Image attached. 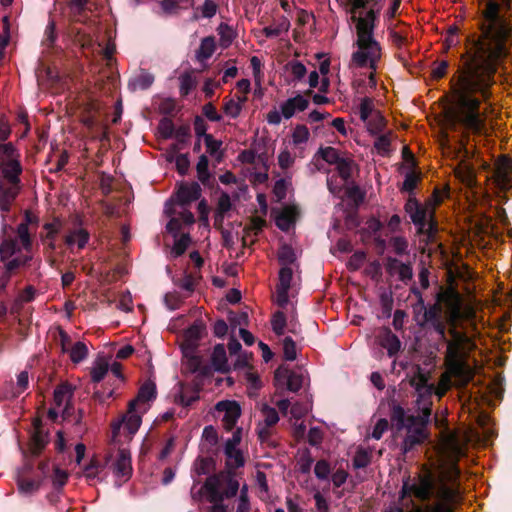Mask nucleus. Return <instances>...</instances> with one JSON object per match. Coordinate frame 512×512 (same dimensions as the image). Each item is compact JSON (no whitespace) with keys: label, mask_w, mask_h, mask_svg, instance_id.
Listing matches in <instances>:
<instances>
[{"label":"nucleus","mask_w":512,"mask_h":512,"mask_svg":"<svg viewBox=\"0 0 512 512\" xmlns=\"http://www.w3.org/2000/svg\"><path fill=\"white\" fill-rule=\"evenodd\" d=\"M512 0H489L483 10L480 34L468 39L462 66H503L510 51L507 41L511 27L499 15L501 8H510Z\"/></svg>","instance_id":"obj_3"},{"label":"nucleus","mask_w":512,"mask_h":512,"mask_svg":"<svg viewBox=\"0 0 512 512\" xmlns=\"http://www.w3.org/2000/svg\"><path fill=\"white\" fill-rule=\"evenodd\" d=\"M201 195V188L197 183L180 185L176 198L181 205L189 204L197 200Z\"/></svg>","instance_id":"obj_24"},{"label":"nucleus","mask_w":512,"mask_h":512,"mask_svg":"<svg viewBox=\"0 0 512 512\" xmlns=\"http://www.w3.org/2000/svg\"><path fill=\"white\" fill-rule=\"evenodd\" d=\"M204 142H205V145H206L207 152L211 156H216L217 153L220 150L222 142L219 141V140L214 139L212 135H205Z\"/></svg>","instance_id":"obj_58"},{"label":"nucleus","mask_w":512,"mask_h":512,"mask_svg":"<svg viewBox=\"0 0 512 512\" xmlns=\"http://www.w3.org/2000/svg\"><path fill=\"white\" fill-rule=\"evenodd\" d=\"M22 167L11 143L0 144V210L8 212L18 196Z\"/></svg>","instance_id":"obj_5"},{"label":"nucleus","mask_w":512,"mask_h":512,"mask_svg":"<svg viewBox=\"0 0 512 512\" xmlns=\"http://www.w3.org/2000/svg\"><path fill=\"white\" fill-rule=\"evenodd\" d=\"M215 409L223 413V426L226 430H232L241 415L240 405L236 401H220L216 404Z\"/></svg>","instance_id":"obj_16"},{"label":"nucleus","mask_w":512,"mask_h":512,"mask_svg":"<svg viewBox=\"0 0 512 512\" xmlns=\"http://www.w3.org/2000/svg\"><path fill=\"white\" fill-rule=\"evenodd\" d=\"M190 242H191V239H190L189 234H182L174 242L173 248L171 250L172 255L174 257L181 256L188 248Z\"/></svg>","instance_id":"obj_46"},{"label":"nucleus","mask_w":512,"mask_h":512,"mask_svg":"<svg viewBox=\"0 0 512 512\" xmlns=\"http://www.w3.org/2000/svg\"><path fill=\"white\" fill-rule=\"evenodd\" d=\"M155 395L156 388L154 383L146 382L140 387L136 398L130 401L131 407L137 406L138 411L147 412L150 408L149 402L155 398Z\"/></svg>","instance_id":"obj_20"},{"label":"nucleus","mask_w":512,"mask_h":512,"mask_svg":"<svg viewBox=\"0 0 512 512\" xmlns=\"http://www.w3.org/2000/svg\"><path fill=\"white\" fill-rule=\"evenodd\" d=\"M282 378H287V388L292 391L296 392L303 386L306 374L304 371H289L287 368H278L275 371V379L280 380Z\"/></svg>","instance_id":"obj_21"},{"label":"nucleus","mask_w":512,"mask_h":512,"mask_svg":"<svg viewBox=\"0 0 512 512\" xmlns=\"http://www.w3.org/2000/svg\"><path fill=\"white\" fill-rule=\"evenodd\" d=\"M511 171L512 160L507 156L499 157L495 163L493 181L500 190H507L512 187Z\"/></svg>","instance_id":"obj_15"},{"label":"nucleus","mask_w":512,"mask_h":512,"mask_svg":"<svg viewBox=\"0 0 512 512\" xmlns=\"http://www.w3.org/2000/svg\"><path fill=\"white\" fill-rule=\"evenodd\" d=\"M469 435L462 430L441 432L436 446L437 459L413 480L403 483V496L429 501L415 512H455L461 502L459 459L465 455Z\"/></svg>","instance_id":"obj_1"},{"label":"nucleus","mask_w":512,"mask_h":512,"mask_svg":"<svg viewBox=\"0 0 512 512\" xmlns=\"http://www.w3.org/2000/svg\"><path fill=\"white\" fill-rule=\"evenodd\" d=\"M309 100L301 94H297L294 97L288 98L281 103L280 109L283 118L290 119L297 112H302L308 108Z\"/></svg>","instance_id":"obj_19"},{"label":"nucleus","mask_w":512,"mask_h":512,"mask_svg":"<svg viewBox=\"0 0 512 512\" xmlns=\"http://www.w3.org/2000/svg\"><path fill=\"white\" fill-rule=\"evenodd\" d=\"M443 154L453 158H461L460 162L454 168L455 177L463 183L466 187L473 189L477 185L476 174L471 164L466 161L469 157V148L461 141L452 144L448 135H443L440 140Z\"/></svg>","instance_id":"obj_8"},{"label":"nucleus","mask_w":512,"mask_h":512,"mask_svg":"<svg viewBox=\"0 0 512 512\" xmlns=\"http://www.w3.org/2000/svg\"><path fill=\"white\" fill-rule=\"evenodd\" d=\"M437 301V304L425 312V318L442 339L445 338L446 326L449 325L451 339L447 342L445 371L438 383L440 388L448 391L452 379L458 387L466 386L473 379L474 372L468 363V356L474 343L464 332L458 331L457 326L461 320H471L475 311L471 305L463 303L460 293L452 287L441 289Z\"/></svg>","instance_id":"obj_2"},{"label":"nucleus","mask_w":512,"mask_h":512,"mask_svg":"<svg viewBox=\"0 0 512 512\" xmlns=\"http://www.w3.org/2000/svg\"><path fill=\"white\" fill-rule=\"evenodd\" d=\"M422 415L414 416L405 414V410L396 405L392 410V421L396 423L398 429L405 428L407 435L404 439L403 447L405 451L410 450L414 445L423 442L426 437V424L431 415V408L427 405L421 407Z\"/></svg>","instance_id":"obj_6"},{"label":"nucleus","mask_w":512,"mask_h":512,"mask_svg":"<svg viewBox=\"0 0 512 512\" xmlns=\"http://www.w3.org/2000/svg\"><path fill=\"white\" fill-rule=\"evenodd\" d=\"M180 93L188 95L190 91L196 86V78L191 72L184 73L180 76Z\"/></svg>","instance_id":"obj_45"},{"label":"nucleus","mask_w":512,"mask_h":512,"mask_svg":"<svg viewBox=\"0 0 512 512\" xmlns=\"http://www.w3.org/2000/svg\"><path fill=\"white\" fill-rule=\"evenodd\" d=\"M212 365L218 371H225L227 368L226 350L223 344L214 347L212 353Z\"/></svg>","instance_id":"obj_35"},{"label":"nucleus","mask_w":512,"mask_h":512,"mask_svg":"<svg viewBox=\"0 0 512 512\" xmlns=\"http://www.w3.org/2000/svg\"><path fill=\"white\" fill-rule=\"evenodd\" d=\"M331 468L327 461L320 460L315 464L314 473L319 479H327L330 474Z\"/></svg>","instance_id":"obj_56"},{"label":"nucleus","mask_w":512,"mask_h":512,"mask_svg":"<svg viewBox=\"0 0 512 512\" xmlns=\"http://www.w3.org/2000/svg\"><path fill=\"white\" fill-rule=\"evenodd\" d=\"M73 395L72 387L63 383L56 387L53 395V407L48 410V416L56 420L59 415L66 417L69 414V404Z\"/></svg>","instance_id":"obj_11"},{"label":"nucleus","mask_w":512,"mask_h":512,"mask_svg":"<svg viewBox=\"0 0 512 512\" xmlns=\"http://www.w3.org/2000/svg\"><path fill=\"white\" fill-rule=\"evenodd\" d=\"M386 0H347L346 11L356 28V51L351 62L357 67H368L372 70L370 82L375 85V71L382 56L379 42L374 38V29Z\"/></svg>","instance_id":"obj_4"},{"label":"nucleus","mask_w":512,"mask_h":512,"mask_svg":"<svg viewBox=\"0 0 512 512\" xmlns=\"http://www.w3.org/2000/svg\"><path fill=\"white\" fill-rule=\"evenodd\" d=\"M241 430L233 432L232 437L225 443L224 453L226 456V465L229 469H237L244 465V456L239 449L241 443Z\"/></svg>","instance_id":"obj_13"},{"label":"nucleus","mask_w":512,"mask_h":512,"mask_svg":"<svg viewBox=\"0 0 512 512\" xmlns=\"http://www.w3.org/2000/svg\"><path fill=\"white\" fill-rule=\"evenodd\" d=\"M379 343L387 350L389 356H394L401 348L399 338L388 329L384 330L379 336Z\"/></svg>","instance_id":"obj_27"},{"label":"nucleus","mask_w":512,"mask_h":512,"mask_svg":"<svg viewBox=\"0 0 512 512\" xmlns=\"http://www.w3.org/2000/svg\"><path fill=\"white\" fill-rule=\"evenodd\" d=\"M205 326L202 322H195L190 326L184 333V339L182 342L183 355L188 356L190 352L195 350L197 341L201 338Z\"/></svg>","instance_id":"obj_22"},{"label":"nucleus","mask_w":512,"mask_h":512,"mask_svg":"<svg viewBox=\"0 0 512 512\" xmlns=\"http://www.w3.org/2000/svg\"><path fill=\"white\" fill-rule=\"evenodd\" d=\"M88 240L89 233L82 228L71 231L65 238V242L68 246H77L79 249L84 248Z\"/></svg>","instance_id":"obj_31"},{"label":"nucleus","mask_w":512,"mask_h":512,"mask_svg":"<svg viewBox=\"0 0 512 512\" xmlns=\"http://www.w3.org/2000/svg\"><path fill=\"white\" fill-rule=\"evenodd\" d=\"M153 81H154V78L152 75H150L148 73H141L140 75L135 77L129 83V85L133 90H138V89L145 90L152 85Z\"/></svg>","instance_id":"obj_44"},{"label":"nucleus","mask_w":512,"mask_h":512,"mask_svg":"<svg viewBox=\"0 0 512 512\" xmlns=\"http://www.w3.org/2000/svg\"><path fill=\"white\" fill-rule=\"evenodd\" d=\"M250 65H251L252 70H253V76L255 78V82L258 85H260L262 77H263L262 62H261V60L257 56H253L250 59Z\"/></svg>","instance_id":"obj_59"},{"label":"nucleus","mask_w":512,"mask_h":512,"mask_svg":"<svg viewBox=\"0 0 512 512\" xmlns=\"http://www.w3.org/2000/svg\"><path fill=\"white\" fill-rule=\"evenodd\" d=\"M388 426H389L388 420H386L384 418L379 419L371 433V437L374 438L375 440L381 439L384 432L388 429Z\"/></svg>","instance_id":"obj_64"},{"label":"nucleus","mask_w":512,"mask_h":512,"mask_svg":"<svg viewBox=\"0 0 512 512\" xmlns=\"http://www.w3.org/2000/svg\"><path fill=\"white\" fill-rule=\"evenodd\" d=\"M449 195V187L435 189L432 196L424 203L410 200L406 204V211L409 213L412 222L419 227L420 232L431 234L436 228L434 219L435 210Z\"/></svg>","instance_id":"obj_7"},{"label":"nucleus","mask_w":512,"mask_h":512,"mask_svg":"<svg viewBox=\"0 0 512 512\" xmlns=\"http://www.w3.org/2000/svg\"><path fill=\"white\" fill-rule=\"evenodd\" d=\"M104 458L107 472L111 473L116 486H121L131 478L133 469L128 449L124 447L111 448Z\"/></svg>","instance_id":"obj_9"},{"label":"nucleus","mask_w":512,"mask_h":512,"mask_svg":"<svg viewBox=\"0 0 512 512\" xmlns=\"http://www.w3.org/2000/svg\"><path fill=\"white\" fill-rule=\"evenodd\" d=\"M39 420L34 422V433L31 438V449L33 453H39L46 444V436L39 428Z\"/></svg>","instance_id":"obj_37"},{"label":"nucleus","mask_w":512,"mask_h":512,"mask_svg":"<svg viewBox=\"0 0 512 512\" xmlns=\"http://www.w3.org/2000/svg\"><path fill=\"white\" fill-rule=\"evenodd\" d=\"M110 368L109 359L103 355L97 356L91 367V379L93 382H100L104 379Z\"/></svg>","instance_id":"obj_28"},{"label":"nucleus","mask_w":512,"mask_h":512,"mask_svg":"<svg viewBox=\"0 0 512 512\" xmlns=\"http://www.w3.org/2000/svg\"><path fill=\"white\" fill-rule=\"evenodd\" d=\"M312 405L309 401L296 402L291 407L290 413L296 420L302 419L311 410Z\"/></svg>","instance_id":"obj_47"},{"label":"nucleus","mask_w":512,"mask_h":512,"mask_svg":"<svg viewBox=\"0 0 512 512\" xmlns=\"http://www.w3.org/2000/svg\"><path fill=\"white\" fill-rule=\"evenodd\" d=\"M371 454L365 449H358L355 453L353 464L356 468H364L370 463Z\"/></svg>","instance_id":"obj_49"},{"label":"nucleus","mask_w":512,"mask_h":512,"mask_svg":"<svg viewBox=\"0 0 512 512\" xmlns=\"http://www.w3.org/2000/svg\"><path fill=\"white\" fill-rule=\"evenodd\" d=\"M283 353L284 358L288 361H293L297 357L296 344L290 337L283 340Z\"/></svg>","instance_id":"obj_51"},{"label":"nucleus","mask_w":512,"mask_h":512,"mask_svg":"<svg viewBox=\"0 0 512 512\" xmlns=\"http://www.w3.org/2000/svg\"><path fill=\"white\" fill-rule=\"evenodd\" d=\"M289 28H290V23L287 19L284 18L279 23H277L275 25L265 27L262 32L266 37L272 38V37H278L282 33L287 32L289 30Z\"/></svg>","instance_id":"obj_40"},{"label":"nucleus","mask_w":512,"mask_h":512,"mask_svg":"<svg viewBox=\"0 0 512 512\" xmlns=\"http://www.w3.org/2000/svg\"><path fill=\"white\" fill-rule=\"evenodd\" d=\"M390 244L395 253H397L398 255L406 253L408 248V242L403 237H393L390 241Z\"/></svg>","instance_id":"obj_60"},{"label":"nucleus","mask_w":512,"mask_h":512,"mask_svg":"<svg viewBox=\"0 0 512 512\" xmlns=\"http://www.w3.org/2000/svg\"><path fill=\"white\" fill-rule=\"evenodd\" d=\"M319 154L321 155L322 159L325 160L327 163L334 165H336V163H338L342 158L339 151L334 147L322 148L320 149Z\"/></svg>","instance_id":"obj_48"},{"label":"nucleus","mask_w":512,"mask_h":512,"mask_svg":"<svg viewBox=\"0 0 512 512\" xmlns=\"http://www.w3.org/2000/svg\"><path fill=\"white\" fill-rule=\"evenodd\" d=\"M378 112L379 111L375 109L374 101L371 98L365 97L361 99L359 105V116L363 122L371 118L373 114H376Z\"/></svg>","instance_id":"obj_39"},{"label":"nucleus","mask_w":512,"mask_h":512,"mask_svg":"<svg viewBox=\"0 0 512 512\" xmlns=\"http://www.w3.org/2000/svg\"><path fill=\"white\" fill-rule=\"evenodd\" d=\"M208 165L209 161L207 156L201 155L196 165L198 178L201 182H205L209 178Z\"/></svg>","instance_id":"obj_50"},{"label":"nucleus","mask_w":512,"mask_h":512,"mask_svg":"<svg viewBox=\"0 0 512 512\" xmlns=\"http://www.w3.org/2000/svg\"><path fill=\"white\" fill-rule=\"evenodd\" d=\"M218 34L220 36V45L227 48L235 38V32L232 27L226 23H221L218 26Z\"/></svg>","instance_id":"obj_41"},{"label":"nucleus","mask_w":512,"mask_h":512,"mask_svg":"<svg viewBox=\"0 0 512 512\" xmlns=\"http://www.w3.org/2000/svg\"><path fill=\"white\" fill-rule=\"evenodd\" d=\"M202 438L209 445L214 446L218 441L217 430L213 426H206L203 430Z\"/></svg>","instance_id":"obj_62"},{"label":"nucleus","mask_w":512,"mask_h":512,"mask_svg":"<svg viewBox=\"0 0 512 512\" xmlns=\"http://www.w3.org/2000/svg\"><path fill=\"white\" fill-rule=\"evenodd\" d=\"M38 223L39 217L34 212L27 210L24 215V221L17 226L18 237L26 252H29L32 246L29 226L37 227Z\"/></svg>","instance_id":"obj_18"},{"label":"nucleus","mask_w":512,"mask_h":512,"mask_svg":"<svg viewBox=\"0 0 512 512\" xmlns=\"http://www.w3.org/2000/svg\"><path fill=\"white\" fill-rule=\"evenodd\" d=\"M298 215L297 208L295 206H287L282 209L276 218V225L283 231H286L295 222Z\"/></svg>","instance_id":"obj_29"},{"label":"nucleus","mask_w":512,"mask_h":512,"mask_svg":"<svg viewBox=\"0 0 512 512\" xmlns=\"http://www.w3.org/2000/svg\"><path fill=\"white\" fill-rule=\"evenodd\" d=\"M248 98L245 96H235L233 98H224L223 101V111L230 118H237L244 104L247 102Z\"/></svg>","instance_id":"obj_26"},{"label":"nucleus","mask_w":512,"mask_h":512,"mask_svg":"<svg viewBox=\"0 0 512 512\" xmlns=\"http://www.w3.org/2000/svg\"><path fill=\"white\" fill-rule=\"evenodd\" d=\"M216 44L213 37H205L202 39L199 49L196 52V57L199 61L203 62L209 59L215 52Z\"/></svg>","instance_id":"obj_34"},{"label":"nucleus","mask_w":512,"mask_h":512,"mask_svg":"<svg viewBox=\"0 0 512 512\" xmlns=\"http://www.w3.org/2000/svg\"><path fill=\"white\" fill-rule=\"evenodd\" d=\"M376 139L374 141V149L377 151L379 155L386 156L391 151V142L394 137L392 131H387L385 133H380L376 135Z\"/></svg>","instance_id":"obj_30"},{"label":"nucleus","mask_w":512,"mask_h":512,"mask_svg":"<svg viewBox=\"0 0 512 512\" xmlns=\"http://www.w3.org/2000/svg\"><path fill=\"white\" fill-rule=\"evenodd\" d=\"M81 476H83L90 485L107 480L108 472L105 459L101 460L98 456L93 455L87 463L81 466Z\"/></svg>","instance_id":"obj_12"},{"label":"nucleus","mask_w":512,"mask_h":512,"mask_svg":"<svg viewBox=\"0 0 512 512\" xmlns=\"http://www.w3.org/2000/svg\"><path fill=\"white\" fill-rule=\"evenodd\" d=\"M60 345L63 353L69 355L73 363H80L88 356V347L82 341L73 342L65 332H60Z\"/></svg>","instance_id":"obj_14"},{"label":"nucleus","mask_w":512,"mask_h":512,"mask_svg":"<svg viewBox=\"0 0 512 512\" xmlns=\"http://www.w3.org/2000/svg\"><path fill=\"white\" fill-rule=\"evenodd\" d=\"M145 413L138 411L137 406L131 407V403H129L126 414L112 424L113 443L118 444L130 441L138 431L142 422V415Z\"/></svg>","instance_id":"obj_10"},{"label":"nucleus","mask_w":512,"mask_h":512,"mask_svg":"<svg viewBox=\"0 0 512 512\" xmlns=\"http://www.w3.org/2000/svg\"><path fill=\"white\" fill-rule=\"evenodd\" d=\"M26 251L20 242L18 235L16 237L4 238L0 244V257L2 261L9 260L12 256Z\"/></svg>","instance_id":"obj_25"},{"label":"nucleus","mask_w":512,"mask_h":512,"mask_svg":"<svg viewBox=\"0 0 512 512\" xmlns=\"http://www.w3.org/2000/svg\"><path fill=\"white\" fill-rule=\"evenodd\" d=\"M224 475H213L206 479L203 490L211 503H221L224 499Z\"/></svg>","instance_id":"obj_17"},{"label":"nucleus","mask_w":512,"mask_h":512,"mask_svg":"<svg viewBox=\"0 0 512 512\" xmlns=\"http://www.w3.org/2000/svg\"><path fill=\"white\" fill-rule=\"evenodd\" d=\"M416 392L419 397L418 403L420 404L421 402H423L422 407L427 405L430 408V406H431L430 397L434 392V385L429 384L426 387L420 388V390L416 391Z\"/></svg>","instance_id":"obj_55"},{"label":"nucleus","mask_w":512,"mask_h":512,"mask_svg":"<svg viewBox=\"0 0 512 512\" xmlns=\"http://www.w3.org/2000/svg\"><path fill=\"white\" fill-rule=\"evenodd\" d=\"M62 228V222L60 219L55 218L52 222L46 223L44 229L46 231V238L54 240L55 236L60 232Z\"/></svg>","instance_id":"obj_53"},{"label":"nucleus","mask_w":512,"mask_h":512,"mask_svg":"<svg viewBox=\"0 0 512 512\" xmlns=\"http://www.w3.org/2000/svg\"><path fill=\"white\" fill-rule=\"evenodd\" d=\"M397 267V272L401 280H410L413 276L412 268L408 264L400 263L397 259H389V268Z\"/></svg>","instance_id":"obj_43"},{"label":"nucleus","mask_w":512,"mask_h":512,"mask_svg":"<svg viewBox=\"0 0 512 512\" xmlns=\"http://www.w3.org/2000/svg\"><path fill=\"white\" fill-rule=\"evenodd\" d=\"M218 5L213 0H205L201 7L202 16L204 18H212L216 15Z\"/></svg>","instance_id":"obj_61"},{"label":"nucleus","mask_w":512,"mask_h":512,"mask_svg":"<svg viewBox=\"0 0 512 512\" xmlns=\"http://www.w3.org/2000/svg\"><path fill=\"white\" fill-rule=\"evenodd\" d=\"M389 35L392 44L399 50L405 49L411 41L409 31L406 27H404L403 29L393 28L390 30Z\"/></svg>","instance_id":"obj_32"},{"label":"nucleus","mask_w":512,"mask_h":512,"mask_svg":"<svg viewBox=\"0 0 512 512\" xmlns=\"http://www.w3.org/2000/svg\"><path fill=\"white\" fill-rule=\"evenodd\" d=\"M364 123L366 125L367 131L371 135H378V134L384 132L387 121L379 111L378 113L373 114V116L371 118L364 121Z\"/></svg>","instance_id":"obj_33"},{"label":"nucleus","mask_w":512,"mask_h":512,"mask_svg":"<svg viewBox=\"0 0 512 512\" xmlns=\"http://www.w3.org/2000/svg\"><path fill=\"white\" fill-rule=\"evenodd\" d=\"M335 166L342 180V184H344L351 176L353 170V161L348 157H342Z\"/></svg>","instance_id":"obj_38"},{"label":"nucleus","mask_w":512,"mask_h":512,"mask_svg":"<svg viewBox=\"0 0 512 512\" xmlns=\"http://www.w3.org/2000/svg\"><path fill=\"white\" fill-rule=\"evenodd\" d=\"M285 70L293 77V81H301L307 74L305 65L298 60H291L285 65Z\"/></svg>","instance_id":"obj_36"},{"label":"nucleus","mask_w":512,"mask_h":512,"mask_svg":"<svg viewBox=\"0 0 512 512\" xmlns=\"http://www.w3.org/2000/svg\"><path fill=\"white\" fill-rule=\"evenodd\" d=\"M291 137L293 144L298 146L308 142L310 131L305 125L298 124L293 129Z\"/></svg>","instance_id":"obj_42"},{"label":"nucleus","mask_w":512,"mask_h":512,"mask_svg":"<svg viewBox=\"0 0 512 512\" xmlns=\"http://www.w3.org/2000/svg\"><path fill=\"white\" fill-rule=\"evenodd\" d=\"M271 325L273 331L277 335H282L284 333V328L286 326V317L284 313L277 312L273 315V318L271 320Z\"/></svg>","instance_id":"obj_52"},{"label":"nucleus","mask_w":512,"mask_h":512,"mask_svg":"<svg viewBox=\"0 0 512 512\" xmlns=\"http://www.w3.org/2000/svg\"><path fill=\"white\" fill-rule=\"evenodd\" d=\"M239 483L236 479L225 476L224 481V498H230L237 494Z\"/></svg>","instance_id":"obj_54"},{"label":"nucleus","mask_w":512,"mask_h":512,"mask_svg":"<svg viewBox=\"0 0 512 512\" xmlns=\"http://www.w3.org/2000/svg\"><path fill=\"white\" fill-rule=\"evenodd\" d=\"M294 163V157L288 150H283L278 155V164L282 169L290 168Z\"/></svg>","instance_id":"obj_63"},{"label":"nucleus","mask_w":512,"mask_h":512,"mask_svg":"<svg viewBox=\"0 0 512 512\" xmlns=\"http://www.w3.org/2000/svg\"><path fill=\"white\" fill-rule=\"evenodd\" d=\"M199 276L196 274H186L180 281V287L187 290L193 291L198 283Z\"/></svg>","instance_id":"obj_57"},{"label":"nucleus","mask_w":512,"mask_h":512,"mask_svg":"<svg viewBox=\"0 0 512 512\" xmlns=\"http://www.w3.org/2000/svg\"><path fill=\"white\" fill-rule=\"evenodd\" d=\"M263 423L258 424V435L261 440H265L269 436V428L277 424L279 416L275 408L262 404L260 408Z\"/></svg>","instance_id":"obj_23"}]
</instances>
